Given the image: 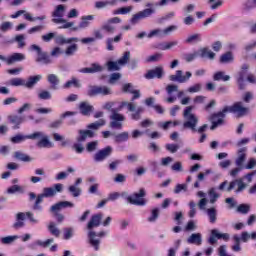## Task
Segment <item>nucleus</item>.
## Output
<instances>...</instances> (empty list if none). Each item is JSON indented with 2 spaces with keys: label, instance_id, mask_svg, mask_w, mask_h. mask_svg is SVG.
I'll return each mask as SVG.
<instances>
[{
  "label": "nucleus",
  "instance_id": "nucleus-1",
  "mask_svg": "<svg viewBox=\"0 0 256 256\" xmlns=\"http://www.w3.org/2000/svg\"><path fill=\"white\" fill-rule=\"evenodd\" d=\"M113 107H115V102H107L103 106V109L111 111L110 127L112 129H123V121H125V115L119 113V111H123L124 107H126V109L132 113L131 119L133 121H139V119H141V113L144 111L143 107H137V105H135L133 102L127 101L121 102L116 108Z\"/></svg>",
  "mask_w": 256,
  "mask_h": 256
},
{
  "label": "nucleus",
  "instance_id": "nucleus-2",
  "mask_svg": "<svg viewBox=\"0 0 256 256\" xmlns=\"http://www.w3.org/2000/svg\"><path fill=\"white\" fill-rule=\"evenodd\" d=\"M67 11V6L59 4L55 7L52 13V22L59 26V29H71L72 31H77L78 28L75 26V22H69L65 19V12Z\"/></svg>",
  "mask_w": 256,
  "mask_h": 256
},
{
  "label": "nucleus",
  "instance_id": "nucleus-3",
  "mask_svg": "<svg viewBox=\"0 0 256 256\" xmlns=\"http://www.w3.org/2000/svg\"><path fill=\"white\" fill-rule=\"evenodd\" d=\"M194 107L193 106H187L184 109L183 117L185 119V122L183 123L184 129H191V131H197V123H199V119L195 114H192Z\"/></svg>",
  "mask_w": 256,
  "mask_h": 256
},
{
  "label": "nucleus",
  "instance_id": "nucleus-4",
  "mask_svg": "<svg viewBox=\"0 0 256 256\" xmlns=\"http://www.w3.org/2000/svg\"><path fill=\"white\" fill-rule=\"evenodd\" d=\"M29 139L32 140H37L38 142L36 143V146L39 149H51L53 148V142H51V140L49 139V136H47V134H45V132H34L30 135H28Z\"/></svg>",
  "mask_w": 256,
  "mask_h": 256
},
{
  "label": "nucleus",
  "instance_id": "nucleus-5",
  "mask_svg": "<svg viewBox=\"0 0 256 256\" xmlns=\"http://www.w3.org/2000/svg\"><path fill=\"white\" fill-rule=\"evenodd\" d=\"M224 112L233 113L236 117H245L249 113V108L243 105V102H236L232 106H225Z\"/></svg>",
  "mask_w": 256,
  "mask_h": 256
},
{
  "label": "nucleus",
  "instance_id": "nucleus-6",
  "mask_svg": "<svg viewBox=\"0 0 256 256\" xmlns=\"http://www.w3.org/2000/svg\"><path fill=\"white\" fill-rule=\"evenodd\" d=\"M106 236H107V232L105 231L97 233L93 230H90L88 232L89 243L91 247H93L94 251H99V247L101 245V239H103V237H106Z\"/></svg>",
  "mask_w": 256,
  "mask_h": 256
},
{
  "label": "nucleus",
  "instance_id": "nucleus-7",
  "mask_svg": "<svg viewBox=\"0 0 256 256\" xmlns=\"http://www.w3.org/2000/svg\"><path fill=\"white\" fill-rule=\"evenodd\" d=\"M144 196H145V189H140L139 193H134L130 196H127L126 200L131 205H138L140 207H143L147 204V202L145 201V198H143Z\"/></svg>",
  "mask_w": 256,
  "mask_h": 256
},
{
  "label": "nucleus",
  "instance_id": "nucleus-8",
  "mask_svg": "<svg viewBox=\"0 0 256 256\" xmlns=\"http://www.w3.org/2000/svg\"><path fill=\"white\" fill-rule=\"evenodd\" d=\"M87 95L95 97L96 95H111V88L107 86H89Z\"/></svg>",
  "mask_w": 256,
  "mask_h": 256
},
{
  "label": "nucleus",
  "instance_id": "nucleus-9",
  "mask_svg": "<svg viewBox=\"0 0 256 256\" xmlns=\"http://www.w3.org/2000/svg\"><path fill=\"white\" fill-rule=\"evenodd\" d=\"M227 115V112H225V108L222 109V111L214 113L210 117V121L212 123L211 130L217 129V127L221 126L223 124V119H225V116Z\"/></svg>",
  "mask_w": 256,
  "mask_h": 256
},
{
  "label": "nucleus",
  "instance_id": "nucleus-10",
  "mask_svg": "<svg viewBox=\"0 0 256 256\" xmlns=\"http://www.w3.org/2000/svg\"><path fill=\"white\" fill-rule=\"evenodd\" d=\"M173 31H177V26L172 25L164 30L154 29L147 34V37L148 39H153V37H165V35H169V33H173Z\"/></svg>",
  "mask_w": 256,
  "mask_h": 256
},
{
  "label": "nucleus",
  "instance_id": "nucleus-11",
  "mask_svg": "<svg viewBox=\"0 0 256 256\" xmlns=\"http://www.w3.org/2000/svg\"><path fill=\"white\" fill-rule=\"evenodd\" d=\"M193 77V74L190 71L185 72L183 76V71L177 70L175 75H170L169 79L176 83H187Z\"/></svg>",
  "mask_w": 256,
  "mask_h": 256
},
{
  "label": "nucleus",
  "instance_id": "nucleus-12",
  "mask_svg": "<svg viewBox=\"0 0 256 256\" xmlns=\"http://www.w3.org/2000/svg\"><path fill=\"white\" fill-rule=\"evenodd\" d=\"M111 153H113V148L111 146H107L106 148L99 150L94 155V161L101 163V161H105V159H107Z\"/></svg>",
  "mask_w": 256,
  "mask_h": 256
},
{
  "label": "nucleus",
  "instance_id": "nucleus-13",
  "mask_svg": "<svg viewBox=\"0 0 256 256\" xmlns=\"http://www.w3.org/2000/svg\"><path fill=\"white\" fill-rule=\"evenodd\" d=\"M236 185L238 188L236 189L235 193H241V191H245V189H247V184L243 182V178H239L230 182V185L228 186L227 191L228 192L233 191Z\"/></svg>",
  "mask_w": 256,
  "mask_h": 256
},
{
  "label": "nucleus",
  "instance_id": "nucleus-14",
  "mask_svg": "<svg viewBox=\"0 0 256 256\" xmlns=\"http://www.w3.org/2000/svg\"><path fill=\"white\" fill-rule=\"evenodd\" d=\"M247 160V147L240 148L237 151V157L235 159L236 167H243V163Z\"/></svg>",
  "mask_w": 256,
  "mask_h": 256
},
{
  "label": "nucleus",
  "instance_id": "nucleus-15",
  "mask_svg": "<svg viewBox=\"0 0 256 256\" xmlns=\"http://www.w3.org/2000/svg\"><path fill=\"white\" fill-rule=\"evenodd\" d=\"M54 41L56 45H71V43H77L79 41V38L77 37L66 38L63 35H58L54 38Z\"/></svg>",
  "mask_w": 256,
  "mask_h": 256
},
{
  "label": "nucleus",
  "instance_id": "nucleus-16",
  "mask_svg": "<svg viewBox=\"0 0 256 256\" xmlns=\"http://www.w3.org/2000/svg\"><path fill=\"white\" fill-rule=\"evenodd\" d=\"M188 245H196L197 247H200V245H203V235L201 233H192L187 238Z\"/></svg>",
  "mask_w": 256,
  "mask_h": 256
},
{
  "label": "nucleus",
  "instance_id": "nucleus-17",
  "mask_svg": "<svg viewBox=\"0 0 256 256\" xmlns=\"http://www.w3.org/2000/svg\"><path fill=\"white\" fill-rule=\"evenodd\" d=\"M179 87L174 84H170L166 87V93L169 97L166 99L167 103H175L177 101V96H173V93H177Z\"/></svg>",
  "mask_w": 256,
  "mask_h": 256
},
{
  "label": "nucleus",
  "instance_id": "nucleus-18",
  "mask_svg": "<svg viewBox=\"0 0 256 256\" xmlns=\"http://www.w3.org/2000/svg\"><path fill=\"white\" fill-rule=\"evenodd\" d=\"M67 207H75V205L69 201H61L51 206V213H59L61 209H67Z\"/></svg>",
  "mask_w": 256,
  "mask_h": 256
},
{
  "label": "nucleus",
  "instance_id": "nucleus-19",
  "mask_svg": "<svg viewBox=\"0 0 256 256\" xmlns=\"http://www.w3.org/2000/svg\"><path fill=\"white\" fill-rule=\"evenodd\" d=\"M122 91H124V93H131L133 95L132 101H135V99H139V97H141L139 90H136L135 86H133L131 83L124 84L122 86Z\"/></svg>",
  "mask_w": 256,
  "mask_h": 256
},
{
  "label": "nucleus",
  "instance_id": "nucleus-20",
  "mask_svg": "<svg viewBox=\"0 0 256 256\" xmlns=\"http://www.w3.org/2000/svg\"><path fill=\"white\" fill-rule=\"evenodd\" d=\"M161 77H163V67H156L145 74V79H161Z\"/></svg>",
  "mask_w": 256,
  "mask_h": 256
},
{
  "label": "nucleus",
  "instance_id": "nucleus-21",
  "mask_svg": "<svg viewBox=\"0 0 256 256\" xmlns=\"http://www.w3.org/2000/svg\"><path fill=\"white\" fill-rule=\"evenodd\" d=\"M103 219V214L102 213H98L96 215H93L90 219V221L88 222L87 225V229H89V231H91V229H93L94 227H99V225H101V220Z\"/></svg>",
  "mask_w": 256,
  "mask_h": 256
},
{
  "label": "nucleus",
  "instance_id": "nucleus-22",
  "mask_svg": "<svg viewBox=\"0 0 256 256\" xmlns=\"http://www.w3.org/2000/svg\"><path fill=\"white\" fill-rule=\"evenodd\" d=\"M247 69H249V65L244 64L242 66V71L239 73L237 81L240 89H245V77H247Z\"/></svg>",
  "mask_w": 256,
  "mask_h": 256
},
{
  "label": "nucleus",
  "instance_id": "nucleus-23",
  "mask_svg": "<svg viewBox=\"0 0 256 256\" xmlns=\"http://www.w3.org/2000/svg\"><path fill=\"white\" fill-rule=\"evenodd\" d=\"M80 113L85 117H89L93 113V106L89 102H82L79 105Z\"/></svg>",
  "mask_w": 256,
  "mask_h": 256
},
{
  "label": "nucleus",
  "instance_id": "nucleus-24",
  "mask_svg": "<svg viewBox=\"0 0 256 256\" xmlns=\"http://www.w3.org/2000/svg\"><path fill=\"white\" fill-rule=\"evenodd\" d=\"M100 71H103V66L93 63L90 67L80 69L79 73H100Z\"/></svg>",
  "mask_w": 256,
  "mask_h": 256
},
{
  "label": "nucleus",
  "instance_id": "nucleus-25",
  "mask_svg": "<svg viewBox=\"0 0 256 256\" xmlns=\"http://www.w3.org/2000/svg\"><path fill=\"white\" fill-rule=\"evenodd\" d=\"M53 238L47 239L46 241L43 240H36L32 244L29 245L30 249H35L37 247H43L44 249L49 247L51 243H53Z\"/></svg>",
  "mask_w": 256,
  "mask_h": 256
},
{
  "label": "nucleus",
  "instance_id": "nucleus-26",
  "mask_svg": "<svg viewBox=\"0 0 256 256\" xmlns=\"http://www.w3.org/2000/svg\"><path fill=\"white\" fill-rule=\"evenodd\" d=\"M198 57H201L202 59H215V53L209 48H201L198 50Z\"/></svg>",
  "mask_w": 256,
  "mask_h": 256
},
{
  "label": "nucleus",
  "instance_id": "nucleus-27",
  "mask_svg": "<svg viewBox=\"0 0 256 256\" xmlns=\"http://www.w3.org/2000/svg\"><path fill=\"white\" fill-rule=\"evenodd\" d=\"M95 19L94 15H86L81 17V21L79 23V29H87L89 25H91V21Z\"/></svg>",
  "mask_w": 256,
  "mask_h": 256
},
{
  "label": "nucleus",
  "instance_id": "nucleus-28",
  "mask_svg": "<svg viewBox=\"0 0 256 256\" xmlns=\"http://www.w3.org/2000/svg\"><path fill=\"white\" fill-rule=\"evenodd\" d=\"M43 79V76L41 75H36V76H30L28 80H25V87L27 89H33L37 83H39V80Z\"/></svg>",
  "mask_w": 256,
  "mask_h": 256
},
{
  "label": "nucleus",
  "instance_id": "nucleus-29",
  "mask_svg": "<svg viewBox=\"0 0 256 256\" xmlns=\"http://www.w3.org/2000/svg\"><path fill=\"white\" fill-rule=\"evenodd\" d=\"M19 61H25V54L23 53H13L8 56V65H13V63H17Z\"/></svg>",
  "mask_w": 256,
  "mask_h": 256
},
{
  "label": "nucleus",
  "instance_id": "nucleus-30",
  "mask_svg": "<svg viewBox=\"0 0 256 256\" xmlns=\"http://www.w3.org/2000/svg\"><path fill=\"white\" fill-rule=\"evenodd\" d=\"M9 122L14 125L13 129H19V125L25 121V118L23 116H17V115H12L9 116Z\"/></svg>",
  "mask_w": 256,
  "mask_h": 256
},
{
  "label": "nucleus",
  "instance_id": "nucleus-31",
  "mask_svg": "<svg viewBox=\"0 0 256 256\" xmlns=\"http://www.w3.org/2000/svg\"><path fill=\"white\" fill-rule=\"evenodd\" d=\"M79 137L77 138L78 143H83L84 141H87V137H93V131L91 130H80L79 131Z\"/></svg>",
  "mask_w": 256,
  "mask_h": 256
},
{
  "label": "nucleus",
  "instance_id": "nucleus-32",
  "mask_svg": "<svg viewBox=\"0 0 256 256\" xmlns=\"http://www.w3.org/2000/svg\"><path fill=\"white\" fill-rule=\"evenodd\" d=\"M234 245H232L231 249L234 253H239L241 251V236L235 234L233 236Z\"/></svg>",
  "mask_w": 256,
  "mask_h": 256
},
{
  "label": "nucleus",
  "instance_id": "nucleus-33",
  "mask_svg": "<svg viewBox=\"0 0 256 256\" xmlns=\"http://www.w3.org/2000/svg\"><path fill=\"white\" fill-rule=\"evenodd\" d=\"M36 62L43 63V65H49V63H51V58L49 57V55H47V53L41 52L40 54H38Z\"/></svg>",
  "mask_w": 256,
  "mask_h": 256
},
{
  "label": "nucleus",
  "instance_id": "nucleus-34",
  "mask_svg": "<svg viewBox=\"0 0 256 256\" xmlns=\"http://www.w3.org/2000/svg\"><path fill=\"white\" fill-rule=\"evenodd\" d=\"M69 173H75V169L73 167H68L67 172H59L56 174V181H63V179H67L69 177Z\"/></svg>",
  "mask_w": 256,
  "mask_h": 256
},
{
  "label": "nucleus",
  "instance_id": "nucleus-35",
  "mask_svg": "<svg viewBox=\"0 0 256 256\" xmlns=\"http://www.w3.org/2000/svg\"><path fill=\"white\" fill-rule=\"evenodd\" d=\"M17 239H19L18 235L6 236V237L0 238V243L2 245H11L12 243H15Z\"/></svg>",
  "mask_w": 256,
  "mask_h": 256
},
{
  "label": "nucleus",
  "instance_id": "nucleus-36",
  "mask_svg": "<svg viewBox=\"0 0 256 256\" xmlns=\"http://www.w3.org/2000/svg\"><path fill=\"white\" fill-rule=\"evenodd\" d=\"M71 87H76V88L81 87V83L79 82V79L72 78L71 80L67 81L63 85V89H71Z\"/></svg>",
  "mask_w": 256,
  "mask_h": 256
},
{
  "label": "nucleus",
  "instance_id": "nucleus-37",
  "mask_svg": "<svg viewBox=\"0 0 256 256\" xmlns=\"http://www.w3.org/2000/svg\"><path fill=\"white\" fill-rule=\"evenodd\" d=\"M114 141L115 143H125V141H129V132H122L115 135Z\"/></svg>",
  "mask_w": 256,
  "mask_h": 256
},
{
  "label": "nucleus",
  "instance_id": "nucleus-38",
  "mask_svg": "<svg viewBox=\"0 0 256 256\" xmlns=\"http://www.w3.org/2000/svg\"><path fill=\"white\" fill-rule=\"evenodd\" d=\"M214 81H229L231 79V76L225 75V72L223 71H218L214 74L213 76Z\"/></svg>",
  "mask_w": 256,
  "mask_h": 256
},
{
  "label": "nucleus",
  "instance_id": "nucleus-39",
  "mask_svg": "<svg viewBox=\"0 0 256 256\" xmlns=\"http://www.w3.org/2000/svg\"><path fill=\"white\" fill-rule=\"evenodd\" d=\"M11 87H25V79L23 78H12L8 82Z\"/></svg>",
  "mask_w": 256,
  "mask_h": 256
},
{
  "label": "nucleus",
  "instance_id": "nucleus-40",
  "mask_svg": "<svg viewBox=\"0 0 256 256\" xmlns=\"http://www.w3.org/2000/svg\"><path fill=\"white\" fill-rule=\"evenodd\" d=\"M210 223H216L217 221V210L215 208H209L206 210Z\"/></svg>",
  "mask_w": 256,
  "mask_h": 256
},
{
  "label": "nucleus",
  "instance_id": "nucleus-41",
  "mask_svg": "<svg viewBox=\"0 0 256 256\" xmlns=\"http://www.w3.org/2000/svg\"><path fill=\"white\" fill-rule=\"evenodd\" d=\"M133 11V6L122 7L113 11V15H127Z\"/></svg>",
  "mask_w": 256,
  "mask_h": 256
},
{
  "label": "nucleus",
  "instance_id": "nucleus-42",
  "mask_svg": "<svg viewBox=\"0 0 256 256\" xmlns=\"http://www.w3.org/2000/svg\"><path fill=\"white\" fill-rule=\"evenodd\" d=\"M48 83H50L52 89H57V85H59V77L55 74H50L47 77Z\"/></svg>",
  "mask_w": 256,
  "mask_h": 256
},
{
  "label": "nucleus",
  "instance_id": "nucleus-43",
  "mask_svg": "<svg viewBox=\"0 0 256 256\" xmlns=\"http://www.w3.org/2000/svg\"><path fill=\"white\" fill-rule=\"evenodd\" d=\"M253 9H256V0H246L243 3L244 11H253Z\"/></svg>",
  "mask_w": 256,
  "mask_h": 256
},
{
  "label": "nucleus",
  "instance_id": "nucleus-44",
  "mask_svg": "<svg viewBox=\"0 0 256 256\" xmlns=\"http://www.w3.org/2000/svg\"><path fill=\"white\" fill-rule=\"evenodd\" d=\"M102 31H105L106 33H110L111 35L113 33H115V25L111 24V22L107 21L105 22L102 27H101Z\"/></svg>",
  "mask_w": 256,
  "mask_h": 256
},
{
  "label": "nucleus",
  "instance_id": "nucleus-45",
  "mask_svg": "<svg viewBox=\"0 0 256 256\" xmlns=\"http://www.w3.org/2000/svg\"><path fill=\"white\" fill-rule=\"evenodd\" d=\"M48 231H50L51 235H53L54 237H59V235H61V231L59 230V228H57L55 222L49 223Z\"/></svg>",
  "mask_w": 256,
  "mask_h": 256
},
{
  "label": "nucleus",
  "instance_id": "nucleus-46",
  "mask_svg": "<svg viewBox=\"0 0 256 256\" xmlns=\"http://www.w3.org/2000/svg\"><path fill=\"white\" fill-rule=\"evenodd\" d=\"M159 127H161L162 129H164L166 131V129H169L170 127H177V125H179V121H167V122H160Z\"/></svg>",
  "mask_w": 256,
  "mask_h": 256
},
{
  "label": "nucleus",
  "instance_id": "nucleus-47",
  "mask_svg": "<svg viewBox=\"0 0 256 256\" xmlns=\"http://www.w3.org/2000/svg\"><path fill=\"white\" fill-rule=\"evenodd\" d=\"M77 49H79V46H77V44H72L66 48L65 55L67 57H73V55L77 53Z\"/></svg>",
  "mask_w": 256,
  "mask_h": 256
},
{
  "label": "nucleus",
  "instance_id": "nucleus-48",
  "mask_svg": "<svg viewBox=\"0 0 256 256\" xmlns=\"http://www.w3.org/2000/svg\"><path fill=\"white\" fill-rule=\"evenodd\" d=\"M159 219V208H154L151 210L150 216L148 217L147 221L149 223H155Z\"/></svg>",
  "mask_w": 256,
  "mask_h": 256
},
{
  "label": "nucleus",
  "instance_id": "nucleus-49",
  "mask_svg": "<svg viewBox=\"0 0 256 256\" xmlns=\"http://www.w3.org/2000/svg\"><path fill=\"white\" fill-rule=\"evenodd\" d=\"M117 3V0L112 1H98L95 3L96 9H105L108 5H115Z\"/></svg>",
  "mask_w": 256,
  "mask_h": 256
},
{
  "label": "nucleus",
  "instance_id": "nucleus-50",
  "mask_svg": "<svg viewBox=\"0 0 256 256\" xmlns=\"http://www.w3.org/2000/svg\"><path fill=\"white\" fill-rule=\"evenodd\" d=\"M210 203H215L217 199L219 198V193H217V189L215 188H210L208 191Z\"/></svg>",
  "mask_w": 256,
  "mask_h": 256
},
{
  "label": "nucleus",
  "instance_id": "nucleus-51",
  "mask_svg": "<svg viewBox=\"0 0 256 256\" xmlns=\"http://www.w3.org/2000/svg\"><path fill=\"white\" fill-rule=\"evenodd\" d=\"M196 57H199V52L198 51H195V52H192V53H186V54L183 55V59L187 63H191V61H195Z\"/></svg>",
  "mask_w": 256,
  "mask_h": 256
},
{
  "label": "nucleus",
  "instance_id": "nucleus-52",
  "mask_svg": "<svg viewBox=\"0 0 256 256\" xmlns=\"http://www.w3.org/2000/svg\"><path fill=\"white\" fill-rule=\"evenodd\" d=\"M14 41H16V43H18L19 49H23V47H25V45H27L25 43V35H23V34L16 35L14 38Z\"/></svg>",
  "mask_w": 256,
  "mask_h": 256
},
{
  "label": "nucleus",
  "instance_id": "nucleus-53",
  "mask_svg": "<svg viewBox=\"0 0 256 256\" xmlns=\"http://www.w3.org/2000/svg\"><path fill=\"white\" fill-rule=\"evenodd\" d=\"M130 57L131 52H124L123 56L118 60V64L120 65V67H122L123 65H127V62L129 61Z\"/></svg>",
  "mask_w": 256,
  "mask_h": 256
},
{
  "label": "nucleus",
  "instance_id": "nucleus-54",
  "mask_svg": "<svg viewBox=\"0 0 256 256\" xmlns=\"http://www.w3.org/2000/svg\"><path fill=\"white\" fill-rule=\"evenodd\" d=\"M251 211V206L249 204H240L237 207V212L241 213L242 215H247Z\"/></svg>",
  "mask_w": 256,
  "mask_h": 256
},
{
  "label": "nucleus",
  "instance_id": "nucleus-55",
  "mask_svg": "<svg viewBox=\"0 0 256 256\" xmlns=\"http://www.w3.org/2000/svg\"><path fill=\"white\" fill-rule=\"evenodd\" d=\"M46 198L48 197H55L57 195V191L53 187H46L43 189V193Z\"/></svg>",
  "mask_w": 256,
  "mask_h": 256
},
{
  "label": "nucleus",
  "instance_id": "nucleus-56",
  "mask_svg": "<svg viewBox=\"0 0 256 256\" xmlns=\"http://www.w3.org/2000/svg\"><path fill=\"white\" fill-rule=\"evenodd\" d=\"M15 159H18L19 161H24L25 163L31 161V157L27 154H23L21 152H15L14 154Z\"/></svg>",
  "mask_w": 256,
  "mask_h": 256
},
{
  "label": "nucleus",
  "instance_id": "nucleus-57",
  "mask_svg": "<svg viewBox=\"0 0 256 256\" xmlns=\"http://www.w3.org/2000/svg\"><path fill=\"white\" fill-rule=\"evenodd\" d=\"M208 3L212 11H215V9H219V7L223 6V0H209Z\"/></svg>",
  "mask_w": 256,
  "mask_h": 256
},
{
  "label": "nucleus",
  "instance_id": "nucleus-58",
  "mask_svg": "<svg viewBox=\"0 0 256 256\" xmlns=\"http://www.w3.org/2000/svg\"><path fill=\"white\" fill-rule=\"evenodd\" d=\"M125 195H127L126 192H112L108 195V201H117V199H119V197H125Z\"/></svg>",
  "mask_w": 256,
  "mask_h": 256
},
{
  "label": "nucleus",
  "instance_id": "nucleus-59",
  "mask_svg": "<svg viewBox=\"0 0 256 256\" xmlns=\"http://www.w3.org/2000/svg\"><path fill=\"white\" fill-rule=\"evenodd\" d=\"M217 239H219L218 230L217 229H213L211 231V236L208 239V243L210 245H215V243H217Z\"/></svg>",
  "mask_w": 256,
  "mask_h": 256
},
{
  "label": "nucleus",
  "instance_id": "nucleus-60",
  "mask_svg": "<svg viewBox=\"0 0 256 256\" xmlns=\"http://www.w3.org/2000/svg\"><path fill=\"white\" fill-rule=\"evenodd\" d=\"M233 61V54L227 52L220 57V63H231Z\"/></svg>",
  "mask_w": 256,
  "mask_h": 256
},
{
  "label": "nucleus",
  "instance_id": "nucleus-61",
  "mask_svg": "<svg viewBox=\"0 0 256 256\" xmlns=\"http://www.w3.org/2000/svg\"><path fill=\"white\" fill-rule=\"evenodd\" d=\"M107 67H108V71H119V69H121V65L119 64V62H113V61H109L107 62Z\"/></svg>",
  "mask_w": 256,
  "mask_h": 256
},
{
  "label": "nucleus",
  "instance_id": "nucleus-62",
  "mask_svg": "<svg viewBox=\"0 0 256 256\" xmlns=\"http://www.w3.org/2000/svg\"><path fill=\"white\" fill-rule=\"evenodd\" d=\"M75 235V229L73 228H64V239L69 241Z\"/></svg>",
  "mask_w": 256,
  "mask_h": 256
},
{
  "label": "nucleus",
  "instance_id": "nucleus-63",
  "mask_svg": "<svg viewBox=\"0 0 256 256\" xmlns=\"http://www.w3.org/2000/svg\"><path fill=\"white\" fill-rule=\"evenodd\" d=\"M103 125H105V120L103 119H100L92 124H89L88 125V129H94V130H97L99 129V127H103Z\"/></svg>",
  "mask_w": 256,
  "mask_h": 256
},
{
  "label": "nucleus",
  "instance_id": "nucleus-64",
  "mask_svg": "<svg viewBox=\"0 0 256 256\" xmlns=\"http://www.w3.org/2000/svg\"><path fill=\"white\" fill-rule=\"evenodd\" d=\"M142 19H144L142 14L138 12L132 16V18L130 19V23L131 25H137V23H139V21H141Z\"/></svg>",
  "mask_w": 256,
  "mask_h": 256
}]
</instances>
